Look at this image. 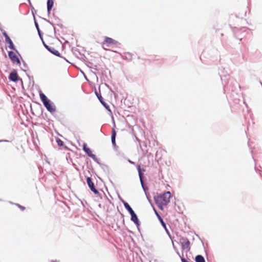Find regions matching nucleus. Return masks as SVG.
<instances>
[{
  "instance_id": "14",
  "label": "nucleus",
  "mask_w": 262,
  "mask_h": 262,
  "mask_svg": "<svg viewBox=\"0 0 262 262\" xmlns=\"http://www.w3.org/2000/svg\"><path fill=\"white\" fill-rule=\"evenodd\" d=\"M219 75L221 77L222 83L226 82V80H227V76H229V75L228 74L227 71L225 70V68H223V69H219Z\"/></svg>"
},
{
  "instance_id": "36",
  "label": "nucleus",
  "mask_w": 262,
  "mask_h": 262,
  "mask_svg": "<svg viewBox=\"0 0 262 262\" xmlns=\"http://www.w3.org/2000/svg\"><path fill=\"white\" fill-rule=\"evenodd\" d=\"M111 141H112V145L114 147V148H117L118 146H117V144H116V140H111Z\"/></svg>"
},
{
  "instance_id": "8",
  "label": "nucleus",
  "mask_w": 262,
  "mask_h": 262,
  "mask_svg": "<svg viewBox=\"0 0 262 262\" xmlns=\"http://www.w3.org/2000/svg\"><path fill=\"white\" fill-rule=\"evenodd\" d=\"M8 56L9 59L13 63H16L17 64L20 65L21 62L18 57L16 55L15 52L12 51H8Z\"/></svg>"
},
{
  "instance_id": "26",
  "label": "nucleus",
  "mask_w": 262,
  "mask_h": 262,
  "mask_svg": "<svg viewBox=\"0 0 262 262\" xmlns=\"http://www.w3.org/2000/svg\"><path fill=\"white\" fill-rule=\"evenodd\" d=\"M172 241V247H173V248L174 249V250L175 251V252L177 253V254H178V255L181 258V257H182V255H181L179 250H178V249L177 248V247L174 245V243L172 241V239L171 240Z\"/></svg>"
},
{
  "instance_id": "32",
  "label": "nucleus",
  "mask_w": 262,
  "mask_h": 262,
  "mask_svg": "<svg viewBox=\"0 0 262 262\" xmlns=\"http://www.w3.org/2000/svg\"><path fill=\"white\" fill-rule=\"evenodd\" d=\"M145 194L146 197V198H147V199L148 201L149 202V203L151 205H152V201H151V199H150V194H149L148 193H146V194Z\"/></svg>"
},
{
  "instance_id": "56",
  "label": "nucleus",
  "mask_w": 262,
  "mask_h": 262,
  "mask_svg": "<svg viewBox=\"0 0 262 262\" xmlns=\"http://www.w3.org/2000/svg\"><path fill=\"white\" fill-rule=\"evenodd\" d=\"M110 182H111L112 184H113V182H112V181L111 180H110Z\"/></svg>"
},
{
  "instance_id": "29",
  "label": "nucleus",
  "mask_w": 262,
  "mask_h": 262,
  "mask_svg": "<svg viewBox=\"0 0 262 262\" xmlns=\"http://www.w3.org/2000/svg\"><path fill=\"white\" fill-rule=\"evenodd\" d=\"M10 203L12 204H14L16 206H17L21 211H24L26 209V207L24 206H22L19 204H17V203H13L12 202H10Z\"/></svg>"
},
{
  "instance_id": "16",
  "label": "nucleus",
  "mask_w": 262,
  "mask_h": 262,
  "mask_svg": "<svg viewBox=\"0 0 262 262\" xmlns=\"http://www.w3.org/2000/svg\"><path fill=\"white\" fill-rule=\"evenodd\" d=\"M47 50L53 55L58 57L62 58V56H61V54L60 53V52L58 50H56L54 47L50 46L48 47Z\"/></svg>"
},
{
  "instance_id": "41",
  "label": "nucleus",
  "mask_w": 262,
  "mask_h": 262,
  "mask_svg": "<svg viewBox=\"0 0 262 262\" xmlns=\"http://www.w3.org/2000/svg\"><path fill=\"white\" fill-rule=\"evenodd\" d=\"M118 199H119V200L123 203V202H125L123 199L122 198L120 195L119 194H118Z\"/></svg>"
},
{
  "instance_id": "59",
  "label": "nucleus",
  "mask_w": 262,
  "mask_h": 262,
  "mask_svg": "<svg viewBox=\"0 0 262 262\" xmlns=\"http://www.w3.org/2000/svg\"><path fill=\"white\" fill-rule=\"evenodd\" d=\"M85 79H86L87 81H89V80H88V78H87L86 77H85Z\"/></svg>"
},
{
  "instance_id": "54",
  "label": "nucleus",
  "mask_w": 262,
  "mask_h": 262,
  "mask_svg": "<svg viewBox=\"0 0 262 262\" xmlns=\"http://www.w3.org/2000/svg\"><path fill=\"white\" fill-rule=\"evenodd\" d=\"M95 174H96V176L99 178V179L101 180V178L100 177H99L96 173H95Z\"/></svg>"
},
{
  "instance_id": "50",
  "label": "nucleus",
  "mask_w": 262,
  "mask_h": 262,
  "mask_svg": "<svg viewBox=\"0 0 262 262\" xmlns=\"http://www.w3.org/2000/svg\"><path fill=\"white\" fill-rule=\"evenodd\" d=\"M88 64H89L88 65H89V66H91H91H92L93 65V63H92V62H88Z\"/></svg>"
},
{
  "instance_id": "10",
  "label": "nucleus",
  "mask_w": 262,
  "mask_h": 262,
  "mask_svg": "<svg viewBox=\"0 0 262 262\" xmlns=\"http://www.w3.org/2000/svg\"><path fill=\"white\" fill-rule=\"evenodd\" d=\"M8 79L10 81L17 82L19 79V77L18 75L17 71L16 69H13L9 74Z\"/></svg>"
},
{
  "instance_id": "22",
  "label": "nucleus",
  "mask_w": 262,
  "mask_h": 262,
  "mask_svg": "<svg viewBox=\"0 0 262 262\" xmlns=\"http://www.w3.org/2000/svg\"><path fill=\"white\" fill-rule=\"evenodd\" d=\"M194 260L195 262H206L204 256L200 254H198L195 256Z\"/></svg>"
},
{
  "instance_id": "12",
  "label": "nucleus",
  "mask_w": 262,
  "mask_h": 262,
  "mask_svg": "<svg viewBox=\"0 0 262 262\" xmlns=\"http://www.w3.org/2000/svg\"><path fill=\"white\" fill-rule=\"evenodd\" d=\"M6 43L8 45V47L10 49L14 50L15 53L18 55V56L21 57V55L18 52V51L16 49L15 45H14L12 40L10 38V37L7 38V39H5Z\"/></svg>"
},
{
  "instance_id": "37",
  "label": "nucleus",
  "mask_w": 262,
  "mask_h": 262,
  "mask_svg": "<svg viewBox=\"0 0 262 262\" xmlns=\"http://www.w3.org/2000/svg\"><path fill=\"white\" fill-rule=\"evenodd\" d=\"M20 58H21V60H22V61H23V66H24V67L25 68H28V67L27 64V63H26V62L23 60V58H22V57H21V56Z\"/></svg>"
},
{
  "instance_id": "31",
  "label": "nucleus",
  "mask_w": 262,
  "mask_h": 262,
  "mask_svg": "<svg viewBox=\"0 0 262 262\" xmlns=\"http://www.w3.org/2000/svg\"><path fill=\"white\" fill-rule=\"evenodd\" d=\"M29 5H30V7L31 8V11H32V15L33 16H35V14H34V13L36 12V10L34 9V8L33 7L31 2H29Z\"/></svg>"
},
{
  "instance_id": "63",
  "label": "nucleus",
  "mask_w": 262,
  "mask_h": 262,
  "mask_svg": "<svg viewBox=\"0 0 262 262\" xmlns=\"http://www.w3.org/2000/svg\"><path fill=\"white\" fill-rule=\"evenodd\" d=\"M2 200L0 199V201H2Z\"/></svg>"
},
{
  "instance_id": "49",
  "label": "nucleus",
  "mask_w": 262,
  "mask_h": 262,
  "mask_svg": "<svg viewBox=\"0 0 262 262\" xmlns=\"http://www.w3.org/2000/svg\"><path fill=\"white\" fill-rule=\"evenodd\" d=\"M53 28H54V32H55V33H56V29L54 26H53Z\"/></svg>"
},
{
  "instance_id": "9",
  "label": "nucleus",
  "mask_w": 262,
  "mask_h": 262,
  "mask_svg": "<svg viewBox=\"0 0 262 262\" xmlns=\"http://www.w3.org/2000/svg\"><path fill=\"white\" fill-rule=\"evenodd\" d=\"M180 242L181 248L183 251L190 249V242L188 238L181 237L180 238Z\"/></svg>"
},
{
  "instance_id": "17",
  "label": "nucleus",
  "mask_w": 262,
  "mask_h": 262,
  "mask_svg": "<svg viewBox=\"0 0 262 262\" xmlns=\"http://www.w3.org/2000/svg\"><path fill=\"white\" fill-rule=\"evenodd\" d=\"M54 0H47V8L48 15H50L52 9L54 6Z\"/></svg>"
},
{
  "instance_id": "15",
  "label": "nucleus",
  "mask_w": 262,
  "mask_h": 262,
  "mask_svg": "<svg viewBox=\"0 0 262 262\" xmlns=\"http://www.w3.org/2000/svg\"><path fill=\"white\" fill-rule=\"evenodd\" d=\"M82 150L85 152V154L90 158H92L94 155L93 154L91 149L88 146V145L86 143H83L82 145Z\"/></svg>"
},
{
  "instance_id": "33",
  "label": "nucleus",
  "mask_w": 262,
  "mask_h": 262,
  "mask_svg": "<svg viewBox=\"0 0 262 262\" xmlns=\"http://www.w3.org/2000/svg\"><path fill=\"white\" fill-rule=\"evenodd\" d=\"M37 32H38V34L39 38L40 39V40H42L43 35V32L41 30L37 31Z\"/></svg>"
},
{
  "instance_id": "52",
  "label": "nucleus",
  "mask_w": 262,
  "mask_h": 262,
  "mask_svg": "<svg viewBox=\"0 0 262 262\" xmlns=\"http://www.w3.org/2000/svg\"><path fill=\"white\" fill-rule=\"evenodd\" d=\"M195 235H196V236H197V237H198L200 239H201V238H200V237L199 236V235L198 234H195Z\"/></svg>"
},
{
  "instance_id": "2",
  "label": "nucleus",
  "mask_w": 262,
  "mask_h": 262,
  "mask_svg": "<svg viewBox=\"0 0 262 262\" xmlns=\"http://www.w3.org/2000/svg\"><path fill=\"white\" fill-rule=\"evenodd\" d=\"M227 80L226 82L223 83L224 85L223 89L225 93L226 91L233 92H236L238 90V89L240 88L238 83L234 78H230L227 79Z\"/></svg>"
},
{
  "instance_id": "40",
  "label": "nucleus",
  "mask_w": 262,
  "mask_h": 262,
  "mask_svg": "<svg viewBox=\"0 0 262 262\" xmlns=\"http://www.w3.org/2000/svg\"><path fill=\"white\" fill-rule=\"evenodd\" d=\"M88 67H89L90 68L93 69L94 70L97 71V66L94 65V66H89V65H87Z\"/></svg>"
},
{
  "instance_id": "48",
  "label": "nucleus",
  "mask_w": 262,
  "mask_h": 262,
  "mask_svg": "<svg viewBox=\"0 0 262 262\" xmlns=\"http://www.w3.org/2000/svg\"><path fill=\"white\" fill-rule=\"evenodd\" d=\"M62 58H63L67 62L70 63L68 59H67L65 57H62Z\"/></svg>"
},
{
  "instance_id": "39",
  "label": "nucleus",
  "mask_w": 262,
  "mask_h": 262,
  "mask_svg": "<svg viewBox=\"0 0 262 262\" xmlns=\"http://www.w3.org/2000/svg\"><path fill=\"white\" fill-rule=\"evenodd\" d=\"M44 20L46 21L47 22H48L49 24H50L51 25H52V26H54V24L51 22V21H50L49 20H48L46 18H42Z\"/></svg>"
},
{
  "instance_id": "30",
  "label": "nucleus",
  "mask_w": 262,
  "mask_h": 262,
  "mask_svg": "<svg viewBox=\"0 0 262 262\" xmlns=\"http://www.w3.org/2000/svg\"><path fill=\"white\" fill-rule=\"evenodd\" d=\"M91 162V161L90 160H86L87 168L89 169H91L92 171H94V169L93 168L92 166L89 164V163Z\"/></svg>"
},
{
  "instance_id": "28",
  "label": "nucleus",
  "mask_w": 262,
  "mask_h": 262,
  "mask_svg": "<svg viewBox=\"0 0 262 262\" xmlns=\"http://www.w3.org/2000/svg\"><path fill=\"white\" fill-rule=\"evenodd\" d=\"M34 18V25H35V28H36L37 31L40 30V28H39V27L38 23L37 20L36 19V18H35V16H34V18Z\"/></svg>"
},
{
  "instance_id": "3",
  "label": "nucleus",
  "mask_w": 262,
  "mask_h": 262,
  "mask_svg": "<svg viewBox=\"0 0 262 262\" xmlns=\"http://www.w3.org/2000/svg\"><path fill=\"white\" fill-rule=\"evenodd\" d=\"M170 191H165L160 195H155L154 200L155 202L159 201V202L165 204V205H167L170 202Z\"/></svg>"
},
{
  "instance_id": "45",
  "label": "nucleus",
  "mask_w": 262,
  "mask_h": 262,
  "mask_svg": "<svg viewBox=\"0 0 262 262\" xmlns=\"http://www.w3.org/2000/svg\"><path fill=\"white\" fill-rule=\"evenodd\" d=\"M112 123H113L114 124V128L115 127L116 125H115V120H114V117L112 116Z\"/></svg>"
},
{
  "instance_id": "44",
  "label": "nucleus",
  "mask_w": 262,
  "mask_h": 262,
  "mask_svg": "<svg viewBox=\"0 0 262 262\" xmlns=\"http://www.w3.org/2000/svg\"><path fill=\"white\" fill-rule=\"evenodd\" d=\"M127 161L131 164H133V165H136V163L135 162H133L132 161V160H130V159H127Z\"/></svg>"
},
{
  "instance_id": "47",
  "label": "nucleus",
  "mask_w": 262,
  "mask_h": 262,
  "mask_svg": "<svg viewBox=\"0 0 262 262\" xmlns=\"http://www.w3.org/2000/svg\"><path fill=\"white\" fill-rule=\"evenodd\" d=\"M8 142L9 141L8 140H0V143L1 142Z\"/></svg>"
},
{
  "instance_id": "13",
  "label": "nucleus",
  "mask_w": 262,
  "mask_h": 262,
  "mask_svg": "<svg viewBox=\"0 0 262 262\" xmlns=\"http://www.w3.org/2000/svg\"><path fill=\"white\" fill-rule=\"evenodd\" d=\"M136 167L138 172V175L140 181L146 180V178L144 176L145 169L144 168L141 167V164H137L136 165Z\"/></svg>"
},
{
  "instance_id": "42",
  "label": "nucleus",
  "mask_w": 262,
  "mask_h": 262,
  "mask_svg": "<svg viewBox=\"0 0 262 262\" xmlns=\"http://www.w3.org/2000/svg\"><path fill=\"white\" fill-rule=\"evenodd\" d=\"M19 79H20V80H18V81H19V82H20V84H21V85L22 88H23V89H24L23 81L22 79H21V78H20V77H19Z\"/></svg>"
},
{
  "instance_id": "18",
  "label": "nucleus",
  "mask_w": 262,
  "mask_h": 262,
  "mask_svg": "<svg viewBox=\"0 0 262 262\" xmlns=\"http://www.w3.org/2000/svg\"><path fill=\"white\" fill-rule=\"evenodd\" d=\"M146 181H147V179L144 180L143 181H140L142 188L145 194L148 193L147 191L149 189L148 187L146 184Z\"/></svg>"
},
{
  "instance_id": "38",
  "label": "nucleus",
  "mask_w": 262,
  "mask_h": 262,
  "mask_svg": "<svg viewBox=\"0 0 262 262\" xmlns=\"http://www.w3.org/2000/svg\"><path fill=\"white\" fill-rule=\"evenodd\" d=\"M41 42H42V45H43V46H44V47H45L46 49H47L48 47H49V45H47V44L45 43V41H44V40H43V38H42V40H41Z\"/></svg>"
},
{
  "instance_id": "20",
  "label": "nucleus",
  "mask_w": 262,
  "mask_h": 262,
  "mask_svg": "<svg viewBox=\"0 0 262 262\" xmlns=\"http://www.w3.org/2000/svg\"><path fill=\"white\" fill-rule=\"evenodd\" d=\"M123 204L124 205L125 209L128 211V212L130 214L132 212H134V210L132 209L131 206L129 205V204L126 202H123Z\"/></svg>"
},
{
  "instance_id": "25",
  "label": "nucleus",
  "mask_w": 262,
  "mask_h": 262,
  "mask_svg": "<svg viewBox=\"0 0 262 262\" xmlns=\"http://www.w3.org/2000/svg\"><path fill=\"white\" fill-rule=\"evenodd\" d=\"M116 136L117 133L114 127H113L112 129L111 140H116Z\"/></svg>"
},
{
  "instance_id": "62",
  "label": "nucleus",
  "mask_w": 262,
  "mask_h": 262,
  "mask_svg": "<svg viewBox=\"0 0 262 262\" xmlns=\"http://www.w3.org/2000/svg\"><path fill=\"white\" fill-rule=\"evenodd\" d=\"M260 83L261 84V85L262 86V82L260 81Z\"/></svg>"
},
{
  "instance_id": "24",
  "label": "nucleus",
  "mask_w": 262,
  "mask_h": 262,
  "mask_svg": "<svg viewBox=\"0 0 262 262\" xmlns=\"http://www.w3.org/2000/svg\"><path fill=\"white\" fill-rule=\"evenodd\" d=\"M155 202L160 210H164V206H165V204H163V203H161V202H159V201H157V202Z\"/></svg>"
},
{
  "instance_id": "53",
  "label": "nucleus",
  "mask_w": 262,
  "mask_h": 262,
  "mask_svg": "<svg viewBox=\"0 0 262 262\" xmlns=\"http://www.w3.org/2000/svg\"><path fill=\"white\" fill-rule=\"evenodd\" d=\"M81 204H82L83 206H84V203H83V201H81Z\"/></svg>"
},
{
  "instance_id": "57",
  "label": "nucleus",
  "mask_w": 262,
  "mask_h": 262,
  "mask_svg": "<svg viewBox=\"0 0 262 262\" xmlns=\"http://www.w3.org/2000/svg\"><path fill=\"white\" fill-rule=\"evenodd\" d=\"M255 170L256 171H257V168H256V166H255Z\"/></svg>"
},
{
  "instance_id": "55",
  "label": "nucleus",
  "mask_w": 262,
  "mask_h": 262,
  "mask_svg": "<svg viewBox=\"0 0 262 262\" xmlns=\"http://www.w3.org/2000/svg\"><path fill=\"white\" fill-rule=\"evenodd\" d=\"M24 72H27V71L26 70H24V69H21Z\"/></svg>"
},
{
  "instance_id": "6",
  "label": "nucleus",
  "mask_w": 262,
  "mask_h": 262,
  "mask_svg": "<svg viewBox=\"0 0 262 262\" xmlns=\"http://www.w3.org/2000/svg\"><path fill=\"white\" fill-rule=\"evenodd\" d=\"M95 94L96 95L98 99L99 100V102L101 103V104L104 106V107L108 112H110L111 113H112V111L111 110V108L110 107V105L106 103L103 98L102 97L101 93L99 92H98L96 89L95 90Z\"/></svg>"
},
{
  "instance_id": "1",
  "label": "nucleus",
  "mask_w": 262,
  "mask_h": 262,
  "mask_svg": "<svg viewBox=\"0 0 262 262\" xmlns=\"http://www.w3.org/2000/svg\"><path fill=\"white\" fill-rule=\"evenodd\" d=\"M39 97L45 107L51 114H53L56 111L55 104L41 91L39 92Z\"/></svg>"
},
{
  "instance_id": "5",
  "label": "nucleus",
  "mask_w": 262,
  "mask_h": 262,
  "mask_svg": "<svg viewBox=\"0 0 262 262\" xmlns=\"http://www.w3.org/2000/svg\"><path fill=\"white\" fill-rule=\"evenodd\" d=\"M154 211H155V214H156V215H157V216L159 222H160L162 226L165 229V230L167 234L168 235V237H169V238L171 240H172V239L173 238V237L172 236V235H171L169 230L168 229L166 223L164 221L163 218L159 214V213L157 212V211L156 210H155V209L154 210Z\"/></svg>"
},
{
  "instance_id": "58",
  "label": "nucleus",
  "mask_w": 262,
  "mask_h": 262,
  "mask_svg": "<svg viewBox=\"0 0 262 262\" xmlns=\"http://www.w3.org/2000/svg\"><path fill=\"white\" fill-rule=\"evenodd\" d=\"M93 73H94V75H95L96 76V73L95 72H93Z\"/></svg>"
},
{
  "instance_id": "51",
  "label": "nucleus",
  "mask_w": 262,
  "mask_h": 262,
  "mask_svg": "<svg viewBox=\"0 0 262 262\" xmlns=\"http://www.w3.org/2000/svg\"><path fill=\"white\" fill-rule=\"evenodd\" d=\"M50 262H57L56 260H51Z\"/></svg>"
},
{
  "instance_id": "19",
  "label": "nucleus",
  "mask_w": 262,
  "mask_h": 262,
  "mask_svg": "<svg viewBox=\"0 0 262 262\" xmlns=\"http://www.w3.org/2000/svg\"><path fill=\"white\" fill-rule=\"evenodd\" d=\"M53 17L55 19L56 25L57 26L59 27L60 28H62L63 27V26L60 23V22L61 21V19L58 17L56 16L54 14V13L53 14Z\"/></svg>"
},
{
  "instance_id": "7",
  "label": "nucleus",
  "mask_w": 262,
  "mask_h": 262,
  "mask_svg": "<svg viewBox=\"0 0 262 262\" xmlns=\"http://www.w3.org/2000/svg\"><path fill=\"white\" fill-rule=\"evenodd\" d=\"M129 214L130 215L131 221H132L135 224L139 232H141L140 229L141 222H140L139 219H138V217L137 214L136 213V212L135 211H134V212H132L131 213H130Z\"/></svg>"
},
{
  "instance_id": "35",
  "label": "nucleus",
  "mask_w": 262,
  "mask_h": 262,
  "mask_svg": "<svg viewBox=\"0 0 262 262\" xmlns=\"http://www.w3.org/2000/svg\"><path fill=\"white\" fill-rule=\"evenodd\" d=\"M26 75H27V77H28V78H29V79L30 80V83H31V81H32V82L34 83V80H33V77L32 76H30V75H29L27 73H26Z\"/></svg>"
},
{
  "instance_id": "60",
  "label": "nucleus",
  "mask_w": 262,
  "mask_h": 262,
  "mask_svg": "<svg viewBox=\"0 0 262 262\" xmlns=\"http://www.w3.org/2000/svg\"><path fill=\"white\" fill-rule=\"evenodd\" d=\"M202 243L203 244V245L204 246V243L202 241Z\"/></svg>"
},
{
  "instance_id": "23",
  "label": "nucleus",
  "mask_w": 262,
  "mask_h": 262,
  "mask_svg": "<svg viewBox=\"0 0 262 262\" xmlns=\"http://www.w3.org/2000/svg\"><path fill=\"white\" fill-rule=\"evenodd\" d=\"M100 166L103 169V170L104 171V172L105 173H107V174L109 173V172H110L109 167L107 165L102 163L100 165Z\"/></svg>"
},
{
  "instance_id": "27",
  "label": "nucleus",
  "mask_w": 262,
  "mask_h": 262,
  "mask_svg": "<svg viewBox=\"0 0 262 262\" xmlns=\"http://www.w3.org/2000/svg\"><path fill=\"white\" fill-rule=\"evenodd\" d=\"M91 158L99 166L102 164L100 162L99 159L97 157V156L95 154Z\"/></svg>"
},
{
  "instance_id": "43",
  "label": "nucleus",
  "mask_w": 262,
  "mask_h": 262,
  "mask_svg": "<svg viewBox=\"0 0 262 262\" xmlns=\"http://www.w3.org/2000/svg\"><path fill=\"white\" fill-rule=\"evenodd\" d=\"M126 54L129 55V60H132V58L133 54L129 52H127Z\"/></svg>"
},
{
  "instance_id": "21",
  "label": "nucleus",
  "mask_w": 262,
  "mask_h": 262,
  "mask_svg": "<svg viewBox=\"0 0 262 262\" xmlns=\"http://www.w3.org/2000/svg\"><path fill=\"white\" fill-rule=\"evenodd\" d=\"M56 142L59 147H63L64 149H68V147L67 146L64 145V143L63 141H62L59 138H56Z\"/></svg>"
},
{
  "instance_id": "4",
  "label": "nucleus",
  "mask_w": 262,
  "mask_h": 262,
  "mask_svg": "<svg viewBox=\"0 0 262 262\" xmlns=\"http://www.w3.org/2000/svg\"><path fill=\"white\" fill-rule=\"evenodd\" d=\"M86 181L88 186L91 191H92L97 196H100L99 192L97 189L96 188L95 184L93 182L92 179L90 177H86Z\"/></svg>"
},
{
  "instance_id": "34",
  "label": "nucleus",
  "mask_w": 262,
  "mask_h": 262,
  "mask_svg": "<svg viewBox=\"0 0 262 262\" xmlns=\"http://www.w3.org/2000/svg\"><path fill=\"white\" fill-rule=\"evenodd\" d=\"M2 35L5 37V39H7V38L10 37L7 33L5 31L2 32Z\"/></svg>"
},
{
  "instance_id": "11",
  "label": "nucleus",
  "mask_w": 262,
  "mask_h": 262,
  "mask_svg": "<svg viewBox=\"0 0 262 262\" xmlns=\"http://www.w3.org/2000/svg\"><path fill=\"white\" fill-rule=\"evenodd\" d=\"M103 43L106 44V46L108 47H110L112 45H115L116 46H119L121 45V43L118 41L109 37H105Z\"/></svg>"
},
{
  "instance_id": "61",
  "label": "nucleus",
  "mask_w": 262,
  "mask_h": 262,
  "mask_svg": "<svg viewBox=\"0 0 262 262\" xmlns=\"http://www.w3.org/2000/svg\"><path fill=\"white\" fill-rule=\"evenodd\" d=\"M28 2H30L31 1L30 0H27Z\"/></svg>"
},
{
  "instance_id": "46",
  "label": "nucleus",
  "mask_w": 262,
  "mask_h": 262,
  "mask_svg": "<svg viewBox=\"0 0 262 262\" xmlns=\"http://www.w3.org/2000/svg\"><path fill=\"white\" fill-rule=\"evenodd\" d=\"M121 57L124 59V60H127L128 58V56H126V57H125V56H121Z\"/></svg>"
}]
</instances>
